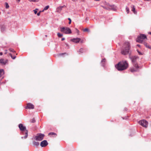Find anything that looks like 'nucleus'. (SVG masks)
I'll use <instances>...</instances> for the list:
<instances>
[{
	"instance_id": "a211bd4d",
	"label": "nucleus",
	"mask_w": 151,
	"mask_h": 151,
	"mask_svg": "<svg viewBox=\"0 0 151 151\" xmlns=\"http://www.w3.org/2000/svg\"><path fill=\"white\" fill-rule=\"evenodd\" d=\"M33 144L35 146H37L39 145V143L38 142H35V141H34L32 142Z\"/></svg>"
},
{
	"instance_id": "4468645a",
	"label": "nucleus",
	"mask_w": 151,
	"mask_h": 151,
	"mask_svg": "<svg viewBox=\"0 0 151 151\" xmlns=\"http://www.w3.org/2000/svg\"><path fill=\"white\" fill-rule=\"evenodd\" d=\"M65 6V5L63 6H60L57 8L56 9V11L58 12H60L62 10V8Z\"/></svg>"
},
{
	"instance_id": "37998d69",
	"label": "nucleus",
	"mask_w": 151,
	"mask_h": 151,
	"mask_svg": "<svg viewBox=\"0 0 151 151\" xmlns=\"http://www.w3.org/2000/svg\"><path fill=\"white\" fill-rule=\"evenodd\" d=\"M3 55L2 52H0V55Z\"/></svg>"
},
{
	"instance_id": "2f4dec72",
	"label": "nucleus",
	"mask_w": 151,
	"mask_h": 151,
	"mask_svg": "<svg viewBox=\"0 0 151 151\" xmlns=\"http://www.w3.org/2000/svg\"><path fill=\"white\" fill-rule=\"evenodd\" d=\"M35 122V120L34 118H33L32 119L31 122L32 123H34Z\"/></svg>"
},
{
	"instance_id": "3c124183",
	"label": "nucleus",
	"mask_w": 151,
	"mask_h": 151,
	"mask_svg": "<svg viewBox=\"0 0 151 151\" xmlns=\"http://www.w3.org/2000/svg\"><path fill=\"white\" fill-rule=\"evenodd\" d=\"M45 10H44V9L42 11V12H43Z\"/></svg>"
},
{
	"instance_id": "aec40b11",
	"label": "nucleus",
	"mask_w": 151,
	"mask_h": 151,
	"mask_svg": "<svg viewBox=\"0 0 151 151\" xmlns=\"http://www.w3.org/2000/svg\"><path fill=\"white\" fill-rule=\"evenodd\" d=\"M57 35L58 37H62L63 36V35L62 34H61L59 32H58L57 33Z\"/></svg>"
},
{
	"instance_id": "4c0bfd02",
	"label": "nucleus",
	"mask_w": 151,
	"mask_h": 151,
	"mask_svg": "<svg viewBox=\"0 0 151 151\" xmlns=\"http://www.w3.org/2000/svg\"><path fill=\"white\" fill-rule=\"evenodd\" d=\"M9 55L12 58V57H13V56H12V54L11 53H9Z\"/></svg>"
},
{
	"instance_id": "c85d7f7f",
	"label": "nucleus",
	"mask_w": 151,
	"mask_h": 151,
	"mask_svg": "<svg viewBox=\"0 0 151 151\" xmlns=\"http://www.w3.org/2000/svg\"><path fill=\"white\" fill-rule=\"evenodd\" d=\"M37 9H35L34 10H33V11H34V13H35V14H37Z\"/></svg>"
},
{
	"instance_id": "473e14b6",
	"label": "nucleus",
	"mask_w": 151,
	"mask_h": 151,
	"mask_svg": "<svg viewBox=\"0 0 151 151\" xmlns=\"http://www.w3.org/2000/svg\"><path fill=\"white\" fill-rule=\"evenodd\" d=\"M144 45H145V46L146 47H147V48H148V46H149V45H147V44L146 43H144Z\"/></svg>"
},
{
	"instance_id": "c9c22d12",
	"label": "nucleus",
	"mask_w": 151,
	"mask_h": 151,
	"mask_svg": "<svg viewBox=\"0 0 151 151\" xmlns=\"http://www.w3.org/2000/svg\"><path fill=\"white\" fill-rule=\"evenodd\" d=\"M41 12V11H40L39 12H38V13H37V16H39L40 15V13Z\"/></svg>"
},
{
	"instance_id": "4be33fe9",
	"label": "nucleus",
	"mask_w": 151,
	"mask_h": 151,
	"mask_svg": "<svg viewBox=\"0 0 151 151\" xmlns=\"http://www.w3.org/2000/svg\"><path fill=\"white\" fill-rule=\"evenodd\" d=\"M126 9L127 14H128L129 12V8L127 6L126 7Z\"/></svg>"
},
{
	"instance_id": "c756f323",
	"label": "nucleus",
	"mask_w": 151,
	"mask_h": 151,
	"mask_svg": "<svg viewBox=\"0 0 151 151\" xmlns=\"http://www.w3.org/2000/svg\"><path fill=\"white\" fill-rule=\"evenodd\" d=\"M137 52L140 55H142V53L141 52H140L139 50H137Z\"/></svg>"
},
{
	"instance_id": "09e8293b",
	"label": "nucleus",
	"mask_w": 151,
	"mask_h": 151,
	"mask_svg": "<svg viewBox=\"0 0 151 151\" xmlns=\"http://www.w3.org/2000/svg\"><path fill=\"white\" fill-rule=\"evenodd\" d=\"M7 50H5V52H7Z\"/></svg>"
},
{
	"instance_id": "de8ad7c7",
	"label": "nucleus",
	"mask_w": 151,
	"mask_h": 151,
	"mask_svg": "<svg viewBox=\"0 0 151 151\" xmlns=\"http://www.w3.org/2000/svg\"><path fill=\"white\" fill-rule=\"evenodd\" d=\"M94 0L95 1H99L100 0Z\"/></svg>"
},
{
	"instance_id": "9d476101",
	"label": "nucleus",
	"mask_w": 151,
	"mask_h": 151,
	"mask_svg": "<svg viewBox=\"0 0 151 151\" xmlns=\"http://www.w3.org/2000/svg\"><path fill=\"white\" fill-rule=\"evenodd\" d=\"M138 58V57L136 56H134L130 57L131 60L134 65L135 64H137L136 62V60Z\"/></svg>"
},
{
	"instance_id": "f8f14e48",
	"label": "nucleus",
	"mask_w": 151,
	"mask_h": 151,
	"mask_svg": "<svg viewBox=\"0 0 151 151\" xmlns=\"http://www.w3.org/2000/svg\"><path fill=\"white\" fill-rule=\"evenodd\" d=\"M7 62V60H5L4 59L2 58L0 59V63H1L2 65H6Z\"/></svg>"
},
{
	"instance_id": "2eb2a0df",
	"label": "nucleus",
	"mask_w": 151,
	"mask_h": 151,
	"mask_svg": "<svg viewBox=\"0 0 151 151\" xmlns=\"http://www.w3.org/2000/svg\"><path fill=\"white\" fill-rule=\"evenodd\" d=\"M106 61V60L105 58L101 60V65L103 67H105Z\"/></svg>"
},
{
	"instance_id": "f03ea898",
	"label": "nucleus",
	"mask_w": 151,
	"mask_h": 151,
	"mask_svg": "<svg viewBox=\"0 0 151 151\" xmlns=\"http://www.w3.org/2000/svg\"><path fill=\"white\" fill-rule=\"evenodd\" d=\"M130 48V43L127 42L124 43L123 48L121 50V53L124 55H126L129 53Z\"/></svg>"
},
{
	"instance_id": "6ab92c4d",
	"label": "nucleus",
	"mask_w": 151,
	"mask_h": 151,
	"mask_svg": "<svg viewBox=\"0 0 151 151\" xmlns=\"http://www.w3.org/2000/svg\"><path fill=\"white\" fill-rule=\"evenodd\" d=\"M6 27L2 25L1 27V30L2 32H3L5 30Z\"/></svg>"
},
{
	"instance_id": "a19ab883",
	"label": "nucleus",
	"mask_w": 151,
	"mask_h": 151,
	"mask_svg": "<svg viewBox=\"0 0 151 151\" xmlns=\"http://www.w3.org/2000/svg\"><path fill=\"white\" fill-rule=\"evenodd\" d=\"M65 40V38H62V39H61V40L63 41V40Z\"/></svg>"
},
{
	"instance_id": "864d4df0",
	"label": "nucleus",
	"mask_w": 151,
	"mask_h": 151,
	"mask_svg": "<svg viewBox=\"0 0 151 151\" xmlns=\"http://www.w3.org/2000/svg\"><path fill=\"white\" fill-rule=\"evenodd\" d=\"M6 53H7V52H5V54H6Z\"/></svg>"
},
{
	"instance_id": "a878e982",
	"label": "nucleus",
	"mask_w": 151,
	"mask_h": 151,
	"mask_svg": "<svg viewBox=\"0 0 151 151\" xmlns=\"http://www.w3.org/2000/svg\"><path fill=\"white\" fill-rule=\"evenodd\" d=\"M49 7V6L47 5L46 6L44 9V10H46Z\"/></svg>"
},
{
	"instance_id": "a18cd8bd",
	"label": "nucleus",
	"mask_w": 151,
	"mask_h": 151,
	"mask_svg": "<svg viewBox=\"0 0 151 151\" xmlns=\"http://www.w3.org/2000/svg\"><path fill=\"white\" fill-rule=\"evenodd\" d=\"M86 20H88V18L87 17H86Z\"/></svg>"
},
{
	"instance_id": "c03bdc74",
	"label": "nucleus",
	"mask_w": 151,
	"mask_h": 151,
	"mask_svg": "<svg viewBox=\"0 0 151 151\" xmlns=\"http://www.w3.org/2000/svg\"><path fill=\"white\" fill-rule=\"evenodd\" d=\"M148 34H150V35H151V32H150L148 33Z\"/></svg>"
},
{
	"instance_id": "dca6fc26",
	"label": "nucleus",
	"mask_w": 151,
	"mask_h": 151,
	"mask_svg": "<svg viewBox=\"0 0 151 151\" xmlns=\"http://www.w3.org/2000/svg\"><path fill=\"white\" fill-rule=\"evenodd\" d=\"M131 7L132 8V11L134 12V14H137V12L135 11L134 6V5H132L131 6Z\"/></svg>"
},
{
	"instance_id": "7ed1b4c3",
	"label": "nucleus",
	"mask_w": 151,
	"mask_h": 151,
	"mask_svg": "<svg viewBox=\"0 0 151 151\" xmlns=\"http://www.w3.org/2000/svg\"><path fill=\"white\" fill-rule=\"evenodd\" d=\"M19 128L20 130L22 131H25V132H23V134H25V136L24 137H22L21 138L26 139L27 138L28 136V131L27 130H26V127L24 126L22 124H20L19 125Z\"/></svg>"
},
{
	"instance_id": "412c9836",
	"label": "nucleus",
	"mask_w": 151,
	"mask_h": 151,
	"mask_svg": "<svg viewBox=\"0 0 151 151\" xmlns=\"http://www.w3.org/2000/svg\"><path fill=\"white\" fill-rule=\"evenodd\" d=\"M48 135H56V134L54 133V132H50L49 134H48Z\"/></svg>"
},
{
	"instance_id": "39448f33",
	"label": "nucleus",
	"mask_w": 151,
	"mask_h": 151,
	"mask_svg": "<svg viewBox=\"0 0 151 151\" xmlns=\"http://www.w3.org/2000/svg\"><path fill=\"white\" fill-rule=\"evenodd\" d=\"M60 31L61 32L66 34H70L72 32L71 30L69 28L67 27H61Z\"/></svg>"
},
{
	"instance_id": "f3484780",
	"label": "nucleus",
	"mask_w": 151,
	"mask_h": 151,
	"mask_svg": "<svg viewBox=\"0 0 151 151\" xmlns=\"http://www.w3.org/2000/svg\"><path fill=\"white\" fill-rule=\"evenodd\" d=\"M4 74V71L3 69H0V77L3 76Z\"/></svg>"
},
{
	"instance_id": "0eeeda50",
	"label": "nucleus",
	"mask_w": 151,
	"mask_h": 151,
	"mask_svg": "<svg viewBox=\"0 0 151 151\" xmlns=\"http://www.w3.org/2000/svg\"><path fill=\"white\" fill-rule=\"evenodd\" d=\"M139 123L142 126L145 127L147 126L148 124V122L145 120L139 121Z\"/></svg>"
},
{
	"instance_id": "603ef678",
	"label": "nucleus",
	"mask_w": 151,
	"mask_h": 151,
	"mask_svg": "<svg viewBox=\"0 0 151 151\" xmlns=\"http://www.w3.org/2000/svg\"><path fill=\"white\" fill-rule=\"evenodd\" d=\"M45 36L47 37V35H45Z\"/></svg>"
},
{
	"instance_id": "ddd939ff",
	"label": "nucleus",
	"mask_w": 151,
	"mask_h": 151,
	"mask_svg": "<svg viewBox=\"0 0 151 151\" xmlns=\"http://www.w3.org/2000/svg\"><path fill=\"white\" fill-rule=\"evenodd\" d=\"M80 38H73L72 39H71V40L74 42L77 43L80 41Z\"/></svg>"
},
{
	"instance_id": "f257e3e1",
	"label": "nucleus",
	"mask_w": 151,
	"mask_h": 151,
	"mask_svg": "<svg viewBox=\"0 0 151 151\" xmlns=\"http://www.w3.org/2000/svg\"><path fill=\"white\" fill-rule=\"evenodd\" d=\"M128 66V63L126 61L120 62L115 65V68L119 71L125 70Z\"/></svg>"
},
{
	"instance_id": "cd10ccee",
	"label": "nucleus",
	"mask_w": 151,
	"mask_h": 151,
	"mask_svg": "<svg viewBox=\"0 0 151 151\" xmlns=\"http://www.w3.org/2000/svg\"><path fill=\"white\" fill-rule=\"evenodd\" d=\"M83 31L84 32H88L89 31V29L88 28H86L83 29Z\"/></svg>"
},
{
	"instance_id": "bb28decb",
	"label": "nucleus",
	"mask_w": 151,
	"mask_h": 151,
	"mask_svg": "<svg viewBox=\"0 0 151 151\" xmlns=\"http://www.w3.org/2000/svg\"><path fill=\"white\" fill-rule=\"evenodd\" d=\"M110 6L113 10H116V8L114 7V5H110Z\"/></svg>"
},
{
	"instance_id": "72a5a7b5",
	"label": "nucleus",
	"mask_w": 151,
	"mask_h": 151,
	"mask_svg": "<svg viewBox=\"0 0 151 151\" xmlns=\"http://www.w3.org/2000/svg\"><path fill=\"white\" fill-rule=\"evenodd\" d=\"M66 54V53L59 54V55L60 56H62L63 55H64V54Z\"/></svg>"
},
{
	"instance_id": "423d86ee",
	"label": "nucleus",
	"mask_w": 151,
	"mask_h": 151,
	"mask_svg": "<svg viewBox=\"0 0 151 151\" xmlns=\"http://www.w3.org/2000/svg\"><path fill=\"white\" fill-rule=\"evenodd\" d=\"M147 38L146 36L144 34H141L138 36L136 39L137 42L142 43L143 41L142 39Z\"/></svg>"
},
{
	"instance_id": "b1692460",
	"label": "nucleus",
	"mask_w": 151,
	"mask_h": 151,
	"mask_svg": "<svg viewBox=\"0 0 151 151\" xmlns=\"http://www.w3.org/2000/svg\"><path fill=\"white\" fill-rule=\"evenodd\" d=\"M5 4L6 5V9L8 8L9 7V6L8 4V3L7 2H5Z\"/></svg>"
},
{
	"instance_id": "f704fd0d",
	"label": "nucleus",
	"mask_w": 151,
	"mask_h": 151,
	"mask_svg": "<svg viewBox=\"0 0 151 151\" xmlns=\"http://www.w3.org/2000/svg\"><path fill=\"white\" fill-rule=\"evenodd\" d=\"M29 0V1L30 2L33 1V2H36L37 1L36 0Z\"/></svg>"
},
{
	"instance_id": "7c9ffc66",
	"label": "nucleus",
	"mask_w": 151,
	"mask_h": 151,
	"mask_svg": "<svg viewBox=\"0 0 151 151\" xmlns=\"http://www.w3.org/2000/svg\"><path fill=\"white\" fill-rule=\"evenodd\" d=\"M68 20H69V22H68V24H71V19L70 18H68Z\"/></svg>"
},
{
	"instance_id": "20e7f679",
	"label": "nucleus",
	"mask_w": 151,
	"mask_h": 151,
	"mask_svg": "<svg viewBox=\"0 0 151 151\" xmlns=\"http://www.w3.org/2000/svg\"><path fill=\"white\" fill-rule=\"evenodd\" d=\"M45 135L42 133L37 134L36 135L33 137V138L36 141H40L43 140Z\"/></svg>"
},
{
	"instance_id": "6e6552de",
	"label": "nucleus",
	"mask_w": 151,
	"mask_h": 151,
	"mask_svg": "<svg viewBox=\"0 0 151 151\" xmlns=\"http://www.w3.org/2000/svg\"><path fill=\"white\" fill-rule=\"evenodd\" d=\"M134 67L130 68V71L132 72H134L137 71L138 70V69L139 67L138 66V64H135V65H134Z\"/></svg>"
},
{
	"instance_id": "393cba45",
	"label": "nucleus",
	"mask_w": 151,
	"mask_h": 151,
	"mask_svg": "<svg viewBox=\"0 0 151 151\" xmlns=\"http://www.w3.org/2000/svg\"><path fill=\"white\" fill-rule=\"evenodd\" d=\"M9 50L10 51L12 52H15V51L12 48H10L9 49Z\"/></svg>"
},
{
	"instance_id": "8fccbe9b",
	"label": "nucleus",
	"mask_w": 151,
	"mask_h": 151,
	"mask_svg": "<svg viewBox=\"0 0 151 151\" xmlns=\"http://www.w3.org/2000/svg\"><path fill=\"white\" fill-rule=\"evenodd\" d=\"M18 0V2H19V1H20V0Z\"/></svg>"
},
{
	"instance_id": "58836bf2",
	"label": "nucleus",
	"mask_w": 151,
	"mask_h": 151,
	"mask_svg": "<svg viewBox=\"0 0 151 151\" xmlns=\"http://www.w3.org/2000/svg\"><path fill=\"white\" fill-rule=\"evenodd\" d=\"M148 48H149L151 49V46L149 45L148 47Z\"/></svg>"
},
{
	"instance_id": "5701e85b",
	"label": "nucleus",
	"mask_w": 151,
	"mask_h": 151,
	"mask_svg": "<svg viewBox=\"0 0 151 151\" xmlns=\"http://www.w3.org/2000/svg\"><path fill=\"white\" fill-rule=\"evenodd\" d=\"M83 51H84L83 49L82 48H81L79 50V52L80 53H82L83 52Z\"/></svg>"
},
{
	"instance_id": "1a4fd4ad",
	"label": "nucleus",
	"mask_w": 151,
	"mask_h": 151,
	"mask_svg": "<svg viewBox=\"0 0 151 151\" xmlns=\"http://www.w3.org/2000/svg\"><path fill=\"white\" fill-rule=\"evenodd\" d=\"M48 144L47 141L46 140H44L41 142L40 145L42 147H45Z\"/></svg>"
},
{
	"instance_id": "49530a36",
	"label": "nucleus",
	"mask_w": 151,
	"mask_h": 151,
	"mask_svg": "<svg viewBox=\"0 0 151 151\" xmlns=\"http://www.w3.org/2000/svg\"><path fill=\"white\" fill-rule=\"evenodd\" d=\"M125 110L126 111H127V109H125Z\"/></svg>"
},
{
	"instance_id": "79ce46f5",
	"label": "nucleus",
	"mask_w": 151,
	"mask_h": 151,
	"mask_svg": "<svg viewBox=\"0 0 151 151\" xmlns=\"http://www.w3.org/2000/svg\"><path fill=\"white\" fill-rule=\"evenodd\" d=\"M137 45L139 47H140L141 45L139 44H137Z\"/></svg>"
},
{
	"instance_id": "e433bc0d",
	"label": "nucleus",
	"mask_w": 151,
	"mask_h": 151,
	"mask_svg": "<svg viewBox=\"0 0 151 151\" xmlns=\"http://www.w3.org/2000/svg\"><path fill=\"white\" fill-rule=\"evenodd\" d=\"M16 58V56H13V57H12V58L13 59H14Z\"/></svg>"
},
{
	"instance_id": "9b49d317",
	"label": "nucleus",
	"mask_w": 151,
	"mask_h": 151,
	"mask_svg": "<svg viewBox=\"0 0 151 151\" xmlns=\"http://www.w3.org/2000/svg\"><path fill=\"white\" fill-rule=\"evenodd\" d=\"M34 108V105L31 103H28L27 104L26 109H33Z\"/></svg>"
},
{
	"instance_id": "ea45409f",
	"label": "nucleus",
	"mask_w": 151,
	"mask_h": 151,
	"mask_svg": "<svg viewBox=\"0 0 151 151\" xmlns=\"http://www.w3.org/2000/svg\"><path fill=\"white\" fill-rule=\"evenodd\" d=\"M76 29V30L77 33L79 32V31L77 29Z\"/></svg>"
}]
</instances>
